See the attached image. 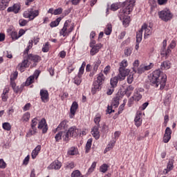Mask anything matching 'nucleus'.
Returning a JSON list of instances; mask_svg holds the SVG:
<instances>
[{
    "label": "nucleus",
    "mask_w": 177,
    "mask_h": 177,
    "mask_svg": "<svg viewBox=\"0 0 177 177\" xmlns=\"http://www.w3.org/2000/svg\"><path fill=\"white\" fill-rule=\"evenodd\" d=\"M149 81L152 86L155 88L160 86V89L162 90L167 84V75H161V71L158 69L152 73Z\"/></svg>",
    "instance_id": "1"
},
{
    "label": "nucleus",
    "mask_w": 177,
    "mask_h": 177,
    "mask_svg": "<svg viewBox=\"0 0 177 177\" xmlns=\"http://www.w3.org/2000/svg\"><path fill=\"white\" fill-rule=\"evenodd\" d=\"M135 0H127L124 3V7L122 12L119 15L120 20L123 19V26L124 27H128L129 26V23H131V17L125 16L129 15L131 12L133 10V7L135 6Z\"/></svg>",
    "instance_id": "2"
},
{
    "label": "nucleus",
    "mask_w": 177,
    "mask_h": 177,
    "mask_svg": "<svg viewBox=\"0 0 177 177\" xmlns=\"http://www.w3.org/2000/svg\"><path fill=\"white\" fill-rule=\"evenodd\" d=\"M106 77H104V75H103L102 73H100L97 75V80L93 82L91 88V92L93 95H95L97 91H100V88L102 85H103V84L104 83Z\"/></svg>",
    "instance_id": "3"
},
{
    "label": "nucleus",
    "mask_w": 177,
    "mask_h": 177,
    "mask_svg": "<svg viewBox=\"0 0 177 177\" xmlns=\"http://www.w3.org/2000/svg\"><path fill=\"white\" fill-rule=\"evenodd\" d=\"M70 23H71V21L70 20H67L65 21L64 24V27L59 32L60 35H63L64 37H67L68 34L73 32V30H74V25L73 24L70 25Z\"/></svg>",
    "instance_id": "4"
},
{
    "label": "nucleus",
    "mask_w": 177,
    "mask_h": 177,
    "mask_svg": "<svg viewBox=\"0 0 177 177\" xmlns=\"http://www.w3.org/2000/svg\"><path fill=\"white\" fill-rule=\"evenodd\" d=\"M23 16L25 19H29L30 21L34 20L35 17H38V16H39V10L30 8L24 11Z\"/></svg>",
    "instance_id": "5"
},
{
    "label": "nucleus",
    "mask_w": 177,
    "mask_h": 177,
    "mask_svg": "<svg viewBox=\"0 0 177 177\" xmlns=\"http://www.w3.org/2000/svg\"><path fill=\"white\" fill-rule=\"evenodd\" d=\"M158 16L163 21H169L174 17L169 9L166 8L158 12Z\"/></svg>",
    "instance_id": "6"
},
{
    "label": "nucleus",
    "mask_w": 177,
    "mask_h": 177,
    "mask_svg": "<svg viewBox=\"0 0 177 177\" xmlns=\"http://www.w3.org/2000/svg\"><path fill=\"white\" fill-rule=\"evenodd\" d=\"M126 67H128V61H127V59H123L120 64L119 74L127 77L131 71L127 69Z\"/></svg>",
    "instance_id": "7"
},
{
    "label": "nucleus",
    "mask_w": 177,
    "mask_h": 177,
    "mask_svg": "<svg viewBox=\"0 0 177 177\" xmlns=\"http://www.w3.org/2000/svg\"><path fill=\"white\" fill-rule=\"evenodd\" d=\"M125 78V75L119 73L117 76L111 79V86L112 88H115V86H117V84H118V81H124Z\"/></svg>",
    "instance_id": "8"
},
{
    "label": "nucleus",
    "mask_w": 177,
    "mask_h": 177,
    "mask_svg": "<svg viewBox=\"0 0 177 177\" xmlns=\"http://www.w3.org/2000/svg\"><path fill=\"white\" fill-rule=\"evenodd\" d=\"M172 133V130L171 128L167 127L165 131V135L163 137V142L164 143H168L169 140H171V134Z\"/></svg>",
    "instance_id": "9"
},
{
    "label": "nucleus",
    "mask_w": 177,
    "mask_h": 177,
    "mask_svg": "<svg viewBox=\"0 0 177 177\" xmlns=\"http://www.w3.org/2000/svg\"><path fill=\"white\" fill-rule=\"evenodd\" d=\"M38 129H43V133H46V132H48V124H46V120H45V118H42L41 121L39 122Z\"/></svg>",
    "instance_id": "10"
},
{
    "label": "nucleus",
    "mask_w": 177,
    "mask_h": 177,
    "mask_svg": "<svg viewBox=\"0 0 177 177\" xmlns=\"http://www.w3.org/2000/svg\"><path fill=\"white\" fill-rule=\"evenodd\" d=\"M141 30L145 31L144 37L146 39L149 37V35H151V28L150 26H147V24H144L142 26Z\"/></svg>",
    "instance_id": "11"
},
{
    "label": "nucleus",
    "mask_w": 177,
    "mask_h": 177,
    "mask_svg": "<svg viewBox=\"0 0 177 177\" xmlns=\"http://www.w3.org/2000/svg\"><path fill=\"white\" fill-rule=\"evenodd\" d=\"M40 96L41 102L44 103H46L49 100V93H48L47 90H40Z\"/></svg>",
    "instance_id": "12"
},
{
    "label": "nucleus",
    "mask_w": 177,
    "mask_h": 177,
    "mask_svg": "<svg viewBox=\"0 0 177 177\" xmlns=\"http://www.w3.org/2000/svg\"><path fill=\"white\" fill-rule=\"evenodd\" d=\"M90 46L91 48H92L90 51V55H91V56H95V55L99 52V50H100V48H102V44H98L93 46L92 45V44H91Z\"/></svg>",
    "instance_id": "13"
},
{
    "label": "nucleus",
    "mask_w": 177,
    "mask_h": 177,
    "mask_svg": "<svg viewBox=\"0 0 177 177\" xmlns=\"http://www.w3.org/2000/svg\"><path fill=\"white\" fill-rule=\"evenodd\" d=\"M62 168V162L59 160H55L48 167V169H60Z\"/></svg>",
    "instance_id": "14"
},
{
    "label": "nucleus",
    "mask_w": 177,
    "mask_h": 177,
    "mask_svg": "<svg viewBox=\"0 0 177 177\" xmlns=\"http://www.w3.org/2000/svg\"><path fill=\"white\" fill-rule=\"evenodd\" d=\"M100 127V125L94 126L91 131V134L93 135V138L95 139H99L100 138V132H99V128Z\"/></svg>",
    "instance_id": "15"
},
{
    "label": "nucleus",
    "mask_w": 177,
    "mask_h": 177,
    "mask_svg": "<svg viewBox=\"0 0 177 177\" xmlns=\"http://www.w3.org/2000/svg\"><path fill=\"white\" fill-rule=\"evenodd\" d=\"M28 67V60L24 59L23 62L18 65V70L21 71V73H23L24 71V69L27 68Z\"/></svg>",
    "instance_id": "16"
},
{
    "label": "nucleus",
    "mask_w": 177,
    "mask_h": 177,
    "mask_svg": "<svg viewBox=\"0 0 177 177\" xmlns=\"http://www.w3.org/2000/svg\"><path fill=\"white\" fill-rule=\"evenodd\" d=\"M28 60H30V62H33V63H38L41 62V57L37 55L29 54L28 55Z\"/></svg>",
    "instance_id": "17"
},
{
    "label": "nucleus",
    "mask_w": 177,
    "mask_h": 177,
    "mask_svg": "<svg viewBox=\"0 0 177 177\" xmlns=\"http://www.w3.org/2000/svg\"><path fill=\"white\" fill-rule=\"evenodd\" d=\"M134 122L137 127H140V125H142V112L139 111L137 113Z\"/></svg>",
    "instance_id": "18"
},
{
    "label": "nucleus",
    "mask_w": 177,
    "mask_h": 177,
    "mask_svg": "<svg viewBox=\"0 0 177 177\" xmlns=\"http://www.w3.org/2000/svg\"><path fill=\"white\" fill-rule=\"evenodd\" d=\"M68 132L71 138H76V136H78V130L75 127H71Z\"/></svg>",
    "instance_id": "19"
},
{
    "label": "nucleus",
    "mask_w": 177,
    "mask_h": 177,
    "mask_svg": "<svg viewBox=\"0 0 177 177\" xmlns=\"http://www.w3.org/2000/svg\"><path fill=\"white\" fill-rule=\"evenodd\" d=\"M171 66H172V64L171 63V61L166 60L162 62L160 65V68L161 70H169Z\"/></svg>",
    "instance_id": "20"
},
{
    "label": "nucleus",
    "mask_w": 177,
    "mask_h": 177,
    "mask_svg": "<svg viewBox=\"0 0 177 177\" xmlns=\"http://www.w3.org/2000/svg\"><path fill=\"white\" fill-rule=\"evenodd\" d=\"M174 169V160H170L167 164V169H165L163 171V174L167 175L168 172L172 171Z\"/></svg>",
    "instance_id": "21"
},
{
    "label": "nucleus",
    "mask_w": 177,
    "mask_h": 177,
    "mask_svg": "<svg viewBox=\"0 0 177 177\" xmlns=\"http://www.w3.org/2000/svg\"><path fill=\"white\" fill-rule=\"evenodd\" d=\"M10 0H0V10H5L9 6Z\"/></svg>",
    "instance_id": "22"
},
{
    "label": "nucleus",
    "mask_w": 177,
    "mask_h": 177,
    "mask_svg": "<svg viewBox=\"0 0 177 177\" xmlns=\"http://www.w3.org/2000/svg\"><path fill=\"white\" fill-rule=\"evenodd\" d=\"M20 10V6L19 4H14L13 6L9 7L7 9V12H13L14 13H17Z\"/></svg>",
    "instance_id": "23"
},
{
    "label": "nucleus",
    "mask_w": 177,
    "mask_h": 177,
    "mask_svg": "<svg viewBox=\"0 0 177 177\" xmlns=\"http://www.w3.org/2000/svg\"><path fill=\"white\" fill-rule=\"evenodd\" d=\"M39 151H41V145H37L35 149H34L32 151L31 156L32 158L35 160V158H37V156L39 153Z\"/></svg>",
    "instance_id": "24"
},
{
    "label": "nucleus",
    "mask_w": 177,
    "mask_h": 177,
    "mask_svg": "<svg viewBox=\"0 0 177 177\" xmlns=\"http://www.w3.org/2000/svg\"><path fill=\"white\" fill-rule=\"evenodd\" d=\"M8 34H9L12 38V39H19V37L17 35V32L12 30V29L9 28L7 30Z\"/></svg>",
    "instance_id": "25"
},
{
    "label": "nucleus",
    "mask_w": 177,
    "mask_h": 177,
    "mask_svg": "<svg viewBox=\"0 0 177 177\" xmlns=\"http://www.w3.org/2000/svg\"><path fill=\"white\" fill-rule=\"evenodd\" d=\"M135 89V87L132 85H129L124 89V92L127 96V97H129L131 95H132V92H133V90Z\"/></svg>",
    "instance_id": "26"
},
{
    "label": "nucleus",
    "mask_w": 177,
    "mask_h": 177,
    "mask_svg": "<svg viewBox=\"0 0 177 177\" xmlns=\"http://www.w3.org/2000/svg\"><path fill=\"white\" fill-rule=\"evenodd\" d=\"M77 109L78 103H77V102H73L71 107V114H72V115H75V113Z\"/></svg>",
    "instance_id": "27"
},
{
    "label": "nucleus",
    "mask_w": 177,
    "mask_h": 177,
    "mask_svg": "<svg viewBox=\"0 0 177 177\" xmlns=\"http://www.w3.org/2000/svg\"><path fill=\"white\" fill-rule=\"evenodd\" d=\"M66 128H67V121L63 120L58 125L57 128L56 129V131H62V129H66Z\"/></svg>",
    "instance_id": "28"
},
{
    "label": "nucleus",
    "mask_w": 177,
    "mask_h": 177,
    "mask_svg": "<svg viewBox=\"0 0 177 177\" xmlns=\"http://www.w3.org/2000/svg\"><path fill=\"white\" fill-rule=\"evenodd\" d=\"M82 77V75H80V72H78L77 76L75 77L74 80V84L76 85H80L81 82H82V80L81 79Z\"/></svg>",
    "instance_id": "29"
},
{
    "label": "nucleus",
    "mask_w": 177,
    "mask_h": 177,
    "mask_svg": "<svg viewBox=\"0 0 177 177\" xmlns=\"http://www.w3.org/2000/svg\"><path fill=\"white\" fill-rule=\"evenodd\" d=\"M77 153H78V149H77L75 147H72L68 151V154H69V156H75V154H77Z\"/></svg>",
    "instance_id": "30"
},
{
    "label": "nucleus",
    "mask_w": 177,
    "mask_h": 177,
    "mask_svg": "<svg viewBox=\"0 0 177 177\" xmlns=\"http://www.w3.org/2000/svg\"><path fill=\"white\" fill-rule=\"evenodd\" d=\"M143 35V32L142 30L140 29V30H138L137 32V35H136V42L138 43H140L142 42V37Z\"/></svg>",
    "instance_id": "31"
},
{
    "label": "nucleus",
    "mask_w": 177,
    "mask_h": 177,
    "mask_svg": "<svg viewBox=\"0 0 177 177\" xmlns=\"http://www.w3.org/2000/svg\"><path fill=\"white\" fill-rule=\"evenodd\" d=\"M112 31H113V26H111V24H108L104 29V33L106 34V35H110Z\"/></svg>",
    "instance_id": "32"
},
{
    "label": "nucleus",
    "mask_w": 177,
    "mask_h": 177,
    "mask_svg": "<svg viewBox=\"0 0 177 177\" xmlns=\"http://www.w3.org/2000/svg\"><path fill=\"white\" fill-rule=\"evenodd\" d=\"M91 147H92V139L89 138L86 144V153H89Z\"/></svg>",
    "instance_id": "33"
},
{
    "label": "nucleus",
    "mask_w": 177,
    "mask_h": 177,
    "mask_svg": "<svg viewBox=\"0 0 177 177\" xmlns=\"http://www.w3.org/2000/svg\"><path fill=\"white\" fill-rule=\"evenodd\" d=\"M30 117V113L29 112H26L22 116L21 121H23L24 122H27L28 121H29Z\"/></svg>",
    "instance_id": "34"
},
{
    "label": "nucleus",
    "mask_w": 177,
    "mask_h": 177,
    "mask_svg": "<svg viewBox=\"0 0 177 177\" xmlns=\"http://www.w3.org/2000/svg\"><path fill=\"white\" fill-rule=\"evenodd\" d=\"M115 140H114L113 141L111 142L109 145L108 147L105 149L104 153H107V151H110L113 147H114V145H115Z\"/></svg>",
    "instance_id": "35"
},
{
    "label": "nucleus",
    "mask_w": 177,
    "mask_h": 177,
    "mask_svg": "<svg viewBox=\"0 0 177 177\" xmlns=\"http://www.w3.org/2000/svg\"><path fill=\"white\" fill-rule=\"evenodd\" d=\"M62 21V18L59 17L57 18L55 21H52L50 24V26L53 28V27H57V25Z\"/></svg>",
    "instance_id": "36"
},
{
    "label": "nucleus",
    "mask_w": 177,
    "mask_h": 177,
    "mask_svg": "<svg viewBox=\"0 0 177 177\" xmlns=\"http://www.w3.org/2000/svg\"><path fill=\"white\" fill-rule=\"evenodd\" d=\"M32 44H34V41L32 40H29L28 45L24 50L25 55H28V50L32 48Z\"/></svg>",
    "instance_id": "37"
},
{
    "label": "nucleus",
    "mask_w": 177,
    "mask_h": 177,
    "mask_svg": "<svg viewBox=\"0 0 177 177\" xmlns=\"http://www.w3.org/2000/svg\"><path fill=\"white\" fill-rule=\"evenodd\" d=\"M133 99H134L136 102H139V100L142 99V95L139 93V91H137L136 93H134Z\"/></svg>",
    "instance_id": "38"
},
{
    "label": "nucleus",
    "mask_w": 177,
    "mask_h": 177,
    "mask_svg": "<svg viewBox=\"0 0 177 177\" xmlns=\"http://www.w3.org/2000/svg\"><path fill=\"white\" fill-rule=\"evenodd\" d=\"M120 104V100L118 97H115L113 99V101L111 103V107H118V105Z\"/></svg>",
    "instance_id": "39"
},
{
    "label": "nucleus",
    "mask_w": 177,
    "mask_h": 177,
    "mask_svg": "<svg viewBox=\"0 0 177 177\" xmlns=\"http://www.w3.org/2000/svg\"><path fill=\"white\" fill-rule=\"evenodd\" d=\"M37 124H38V119L35 118L33 120H32V123L30 124L32 129H37Z\"/></svg>",
    "instance_id": "40"
},
{
    "label": "nucleus",
    "mask_w": 177,
    "mask_h": 177,
    "mask_svg": "<svg viewBox=\"0 0 177 177\" xmlns=\"http://www.w3.org/2000/svg\"><path fill=\"white\" fill-rule=\"evenodd\" d=\"M3 129H5V131H10V129H12V125H10L9 122H4L3 123Z\"/></svg>",
    "instance_id": "41"
},
{
    "label": "nucleus",
    "mask_w": 177,
    "mask_h": 177,
    "mask_svg": "<svg viewBox=\"0 0 177 177\" xmlns=\"http://www.w3.org/2000/svg\"><path fill=\"white\" fill-rule=\"evenodd\" d=\"M34 76H30L29 77H28V79L26 81V86H29V85H31V84L34 82Z\"/></svg>",
    "instance_id": "42"
},
{
    "label": "nucleus",
    "mask_w": 177,
    "mask_h": 177,
    "mask_svg": "<svg viewBox=\"0 0 177 177\" xmlns=\"http://www.w3.org/2000/svg\"><path fill=\"white\" fill-rule=\"evenodd\" d=\"M62 136L63 137V131L58 132L55 136L56 142H59L62 140Z\"/></svg>",
    "instance_id": "43"
},
{
    "label": "nucleus",
    "mask_w": 177,
    "mask_h": 177,
    "mask_svg": "<svg viewBox=\"0 0 177 177\" xmlns=\"http://www.w3.org/2000/svg\"><path fill=\"white\" fill-rule=\"evenodd\" d=\"M35 133H37V129H32L27 133L26 136L27 138H30L32 136V135H35Z\"/></svg>",
    "instance_id": "44"
},
{
    "label": "nucleus",
    "mask_w": 177,
    "mask_h": 177,
    "mask_svg": "<svg viewBox=\"0 0 177 177\" xmlns=\"http://www.w3.org/2000/svg\"><path fill=\"white\" fill-rule=\"evenodd\" d=\"M82 174H81V171L80 170H75L71 174V177H81Z\"/></svg>",
    "instance_id": "45"
},
{
    "label": "nucleus",
    "mask_w": 177,
    "mask_h": 177,
    "mask_svg": "<svg viewBox=\"0 0 177 177\" xmlns=\"http://www.w3.org/2000/svg\"><path fill=\"white\" fill-rule=\"evenodd\" d=\"M109 168V166L106 164H104L100 167V172H102L103 174L107 172V169Z\"/></svg>",
    "instance_id": "46"
},
{
    "label": "nucleus",
    "mask_w": 177,
    "mask_h": 177,
    "mask_svg": "<svg viewBox=\"0 0 177 177\" xmlns=\"http://www.w3.org/2000/svg\"><path fill=\"white\" fill-rule=\"evenodd\" d=\"M133 71H134V73H138V67H139V60H136L134 61L133 64Z\"/></svg>",
    "instance_id": "47"
},
{
    "label": "nucleus",
    "mask_w": 177,
    "mask_h": 177,
    "mask_svg": "<svg viewBox=\"0 0 177 177\" xmlns=\"http://www.w3.org/2000/svg\"><path fill=\"white\" fill-rule=\"evenodd\" d=\"M49 42H46L44 45H43V48L41 49L42 52L47 53L49 52Z\"/></svg>",
    "instance_id": "48"
},
{
    "label": "nucleus",
    "mask_w": 177,
    "mask_h": 177,
    "mask_svg": "<svg viewBox=\"0 0 177 177\" xmlns=\"http://www.w3.org/2000/svg\"><path fill=\"white\" fill-rule=\"evenodd\" d=\"M86 66V64L85 63V62H83V63L82 64L81 67L79 69V73L80 75H82L84 74V71H85V66Z\"/></svg>",
    "instance_id": "49"
},
{
    "label": "nucleus",
    "mask_w": 177,
    "mask_h": 177,
    "mask_svg": "<svg viewBox=\"0 0 177 177\" xmlns=\"http://www.w3.org/2000/svg\"><path fill=\"white\" fill-rule=\"evenodd\" d=\"M101 118L102 117L99 114L95 115V118H94V122L96 124L95 127H97V125H100L99 124V123L100 122Z\"/></svg>",
    "instance_id": "50"
},
{
    "label": "nucleus",
    "mask_w": 177,
    "mask_h": 177,
    "mask_svg": "<svg viewBox=\"0 0 177 177\" xmlns=\"http://www.w3.org/2000/svg\"><path fill=\"white\" fill-rule=\"evenodd\" d=\"M132 53V48H126L124 50V56L128 57V56H131Z\"/></svg>",
    "instance_id": "51"
},
{
    "label": "nucleus",
    "mask_w": 177,
    "mask_h": 177,
    "mask_svg": "<svg viewBox=\"0 0 177 177\" xmlns=\"http://www.w3.org/2000/svg\"><path fill=\"white\" fill-rule=\"evenodd\" d=\"M96 162H93L91 166V167L88 170V174H92L93 171H95V168H96Z\"/></svg>",
    "instance_id": "52"
},
{
    "label": "nucleus",
    "mask_w": 177,
    "mask_h": 177,
    "mask_svg": "<svg viewBox=\"0 0 177 177\" xmlns=\"http://www.w3.org/2000/svg\"><path fill=\"white\" fill-rule=\"evenodd\" d=\"M62 138L64 139V142H68L70 140V133L67 131L66 133H64V135H62Z\"/></svg>",
    "instance_id": "53"
},
{
    "label": "nucleus",
    "mask_w": 177,
    "mask_h": 177,
    "mask_svg": "<svg viewBox=\"0 0 177 177\" xmlns=\"http://www.w3.org/2000/svg\"><path fill=\"white\" fill-rule=\"evenodd\" d=\"M28 23V21L26 19H19V24L21 27H24L25 26H27V24Z\"/></svg>",
    "instance_id": "54"
},
{
    "label": "nucleus",
    "mask_w": 177,
    "mask_h": 177,
    "mask_svg": "<svg viewBox=\"0 0 177 177\" xmlns=\"http://www.w3.org/2000/svg\"><path fill=\"white\" fill-rule=\"evenodd\" d=\"M66 167L67 168V169H73L75 167V165L74 164V162H71L66 164Z\"/></svg>",
    "instance_id": "55"
},
{
    "label": "nucleus",
    "mask_w": 177,
    "mask_h": 177,
    "mask_svg": "<svg viewBox=\"0 0 177 177\" xmlns=\"http://www.w3.org/2000/svg\"><path fill=\"white\" fill-rule=\"evenodd\" d=\"M62 12H63V8H58L54 10L53 15H55V16L57 15H61Z\"/></svg>",
    "instance_id": "56"
},
{
    "label": "nucleus",
    "mask_w": 177,
    "mask_h": 177,
    "mask_svg": "<svg viewBox=\"0 0 177 177\" xmlns=\"http://www.w3.org/2000/svg\"><path fill=\"white\" fill-rule=\"evenodd\" d=\"M102 64V61L100 59H97L95 63H94V70H97L99 68V66Z\"/></svg>",
    "instance_id": "57"
},
{
    "label": "nucleus",
    "mask_w": 177,
    "mask_h": 177,
    "mask_svg": "<svg viewBox=\"0 0 177 177\" xmlns=\"http://www.w3.org/2000/svg\"><path fill=\"white\" fill-rule=\"evenodd\" d=\"M0 168L1 169H5V168H6V162H5L3 159H0Z\"/></svg>",
    "instance_id": "58"
},
{
    "label": "nucleus",
    "mask_w": 177,
    "mask_h": 177,
    "mask_svg": "<svg viewBox=\"0 0 177 177\" xmlns=\"http://www.w3.org/2000/svg\"><path fill=\"white\" fill-rule=\"evenodd\" d=\"M153 64L150 63L149 65H144V70H145V71H148V70H151V68H153Z\"/></svg>",
    "instance_id": "59"
},
{
    "label": "nucleus",
    "mask_w": 177,
    "mask_h": 177,
    "mask_svg": "<svg viewBox=\"0 0 177 177\" xmlns=\"http://www.w3.org/2000/svg\"><path fill=\"white\" fill-rule=\"evenodd\" d=\"M127 82L129 84H132V82H133V74H130L128 77H127Z\"/></svg>",
    "instance_id": "60"
},
{
    "label": "nucleus",
    "mask_w": 177,
    "mask_h": 177,
    "mask_svg": "<svg viewBox=\"0 0 177 177\" xmlns=\"http://www.w3.org/2000/svg\"><path fill=\"white\" fill-rule=\"evenodd\" d=\"M111 10H113V12H115V10H118V4L113 3L111 6Z\"/></svg>",
    "instance_id": "61"
},
{
    "label": "nucleus",
    "mask_w": 177,
    "mask_h": 177,
    "mask_svg": "<svg viewBox=\"0 0 177 177\" xmlns=\"http://www.w3.org/2000/svg\"><path fill=\"white\" fill-rule=\"evenodd\" d=\"M145 67L143 66H140L139 68H137V72L138 74H142V73H145Z\"/></svg>",
    "instance_id": "62"
},
{
    "label": "nucleus",
    "mask_w": 177,
    "mask_h": 177,
    "mask_svg": "<svg viewBox=\"0 0 177 177\" xmlns=\"http://www.w3.org/2000/svg\"><path fill=\"white\" fill-rule=\"evenodd\" d=\"M30 161V155H28L24 160L23 164L24 165H28V162Z\"/></svg>",
    "instance_id": "63"
},
{
    "label": "nucleus",
    "mask_w": 177,
    "mask_h": 177,
    "mask_svg": "<svg viewBox=\"0 0 177 177\" xmlns=\"http://www.w3.org/2000/svg\"><path fill=\"white\" fill-rule=\"evenodd\" d=\"M8 99H9L8 94H1V100H3V102H7Z\"/></svg>",
    "instance_id": "64"
}]
</instances>
